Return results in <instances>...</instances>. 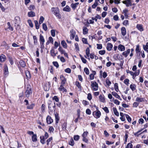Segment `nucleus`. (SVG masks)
Here are the masks:
<instances>
[{
  "label": "nucleus",
  "mask_w": 148,
  "mask_h": 148,
  "mask_svg": "<svg viewBox=\"0 0 148 148\" xmlns=\"http://www.w3.org/2000/svg\"><path fill=\"white\" fill-rule=\"evenodd\" d=\"M51 11L53 12L56 16L59 19H60L61 18V16L59 13V10L58 8H53L51 9Z\"/></svg>",
  "instance_id": "f257e3e1"
},
{
  "label": "nucleus",
  "mask_w": 148,
  "mask_h": 148,
  "mask_svg": "<svg viewBox=\"0 0 148 148\" xmlns=\"http://www.w3.org/2000/svg\"><path fill=\"white\" fill-rule=\"evenodd\" d=\"M48 104L49 109L51 112L55 110L56 108L55 103H53L51 102L50 103H49Z\"/></svg>",
  "instance_id": "f03ea898"
},
{
  "label": "nucleus",
  "mask_w": 148,
  "mask_h": 148,
  "mask_svg": "<svg viewBox=\"0 0 148 148\" xmlns=\"http://www.w3.org/2000/svg\"><path fill=\"white\" fill-rule=\"evenodd\" d=\"M93 115L95 118L97 119L100 117L101 115V113L99 110L95 111L93 112Z\"/></svg>",
  "instance_id": "7ed1b4c3"
},
{
  "label": "nucleus",
  "mask_w": 148,
  "mask_h": 148,
  "mask_svg": "<svg viewBox=\"0 0 148 148\" xmlns=\"http://www.w3.org/2000/svg\"><path fill=\"white\" fill-rule=\"evenodd\" d=\"M14 21L15 22V26H18L20 22V18L18 16H16L15 17Z\"/></svg>",
  "instance_id": "20e7f679"
},
{
  "label": "nucleus",
  "mask_w": 148,
  "mask_h": 148,
  "mask_svg": "<svg viewBox=\"0 0 148 148\" xmlns=\"http://www.w3.org/2000/svg\"><path fill=\"white\" fill-rule=\"evenodd\" d=\"M92 84L91 86L93 88V90L94 91H97L98 89V85L97 83L96 82H91Z\"/></svg>",
  "instance_id": "39448f33"
},
{
  "label": "nucleus",
  "mask_w": 148,
  "mask_h": 148,
  "mask_svg": "<svg viewBox=\"0 0 148 148\" xmlns=\"http://www.w3.org/2000/svg\"><path fill=\"white\" fill-rule=\"evenodd\" d=\"M32 93L31 88L27 87V90L25 92V95L26 97H28L29 96L30 94Z\"/></svg>",
  "instance_id": "423d86ee"
},
{
  "label": "nucleus",
  "mask_w": 148,
  "mask_h": 148,
  "mask_svg": "<svg viewBox=\"0 0 148 148\" xmlns=\"http://www.w3.org/2000/svg\"><path fill=\"white\" fill-rule=\"evenodd\" d=\"M131 0H126L122 1L123 3L125 4L127 7H129L132 5Z\"/></svg>",
  "instance_id": "0eeeda50"
},
{
  "label": "nucleus",
  "mask_w": 148,
  "mask_h": 148,
  "mask_svg": "<svg viewBox=\"0 0 148 148\" xmlns=\"http://www.w3.org/2000/svg\"><path fill=\"white\" fill-rule=\"evenodd\" d=\"M60 79L62 81L61 85H64L66 82V79L62 75H61L60 76Z\"/></svg>",
  "instance_id": "6e6552de"
},
{
  "label": "nucleus",
  "mask_w": 148,
  "mask_h": 148,
  "mask_svg": "<svg viewBox=\"0 0 148 148\" xmlns=\"http://www.w3.org/2000/svg\"><path fill=\"white\" fill-rule=\"evenodd\" d=\"M130 52V49H127L126 51H125L122 53V55L124 56L125 58L127 57L128 55L129 54Z\"/></svg>",
  "instance_id": "1a4fd4ad"
},
{
  "label": "nucleus",
  "mask_w": 148,
  "mask_h": 148,
  "mask_svg": "<svg viewBox=\"0 0 148 148\" xmlns=\"http://www.w3.org/2000/svg\"><path fill=\"white\" fill-rule=\"evenodd\" d=\"M47 122L48 124H50L53 122V120L49 116H48L46 119Z\"/></svg>",
  "instance_id": "9d476101"
},
{
  "label": "nucleus",
  "mask_w": 148,
  "mask_h": 148,
  "mask_svg": "<svg viewBox=\"0 0 148 148\" xmlns=\"http://www.w3.org/2000/svg\"><path fill=\"white\" fill-rule=\"evenodd\" d=\"M71 34L70 35V38L71 39H74L75 35V32L73 31V30H72L70 31Z\"/></svg>",
  "instance_id": "9b49d317"
},
{
  "label": "nucleus",
  "mask_w": 148,
  "mask_h": 148,
  "mask_svg": "<svg viewBox=\"0 0 148 148\" xmlns=\"http://www.w3.org/2000/svg\"><path fill=\"white\" fill-rule=\"evenodd\" d=\"M64 85H61L60 86V87L59 88V89L60 91H62L63 92H66L67 91L66 89L63 86Z\"/></svg>",
  "instance_id": "f8f14e48"
},
{
  "label": "nucleus",
  "mask_w": 148,
  "mask_h": 148,
  "mask_svg": "<svg viewBox=\"0 0 148 148\" xmlns=\"http://www.w3.org/2000/svg\"><path fill=\"white\" fill-rule=\"evenodd\" d=\"M113 47L112 45L110 43H108L107 44V49L108 51L111 50Z\"/></svg>",
  "instance_id": "ddd939ff"
},
{
  "label": "nucleus",
  "mask_w": 148,
  "mask_h": 148,
  "mask_svg": "<svg viewBox=\"0 0 148 148\" xmlns=\"http://www.w3.org/2000/svg\"><path fill=\"white\" fill-rule=\"evenodd\" d=\"M121 34L123 36H124L126 34V30L125 27H122L121 28Z\"/></svg>",
  "instance_id": "4468645a"
},
{
  "label": "nucleus",
  "mask_w": 148,
  "mask_h": 148,
  "mask_svg": "<svg viewBox=\"0 0 148 148\" xmlns=\"http://www.w3.org/2000/svg\"><path fill=\"white\" fill-rule=\"evenodd\" d=\"M112 94L114 97H115L116 98L121 100V99L120 97V96L118 95V94L115 92H112Z\"/></svg>",
  "instance_id": "2eb2a0df"
},
{
  "label": "nucleus",
  "mask_w": 148,
  "mask_h": 148,
  "mask_svg": "<svg viewBox=\"0 0 148 148\" xmlns=\"http://www.w3.org/2000/svg\"><path fill=\"white\" fill-rule=\"evenodd\" d=\"M118 49L121 51H124L125 50V47L122 45H119L118 46Z\"/></svg>",
  "instance_id": "dca6fc26"
},
{
  "label": "nucleus",
  "mask_w": 148,
  "mask_h": 148,
  "mask_svg": "<svg viewBox=\"0 0 148 148\" xmlns=\"http://www.w3.org/2000/svg\"><path fill=\"white\" fill-rule=\"evenodd\" d=\"M63 10L64 11L69 12L71 11V8L68 5H66L63 8Z\"/></svg>",
  "instance_id": "f3484780"
},
{
  "label": "nucleus",
  "mask_w": 148,
  "mask_h": 148,
  "mask_svg": "<svg viewBox=\"0 0 148 148\" xmlns=\"http://www.w3.org/2000/svg\"><path fill=\"white\" fill-rule=\"evenodd\" d=\"M28 16L29 17H34L35 16V13L32 11L29 12L28 13Z\"/></svg>",
  "instance_id": "a211bd4d"
},
{
  "label": "nucleus",
  "mask_w": 148,
  "mask_h": 148,
  "mask_svg": "<svg viewBox=\"0 0 148 148\" xmlns=\"http://www.w3.org/2000/svg\"><path fill=\"white\" fill-rule=\"evenodd\" d=\"M61 44L64 48H66L67 47V45L64 40H63L61 41Z\"/></svg>",
  "instance_id": "6ab92c4d"
},
{
  "label": "nucleus",
  "mask_w": 148,
  "mask_h": 148,
  "mask_svg": "<svg viewBox=\"0 0 148 148\" xmlns=\"http://www.w3.org/2000/svg\"><path fill=\"white\" fill-rule=\"evenodd\" d=\"M6 59V57L5 55L2 54L0 57V60L1 62H3Z\"/></svg>",
  "instance_id": "aec40b11"
},
{
  "label": "nucleus",
  "mask_w": 148,
  "mask_h": 148,
  "mask_svg": "<svg viewBox=\"0 0 148 148\" xmlns=\"http://www.w3.org/2000/svg\"><path fill=\"white\" fill-rule=\"evenodd\" d=\"M83 34L84 35L87 34L88 33V29L87 28L85 27H84L83 29Z\"/></svg>",
  "instance_id": "412c9836"
},
{
  "label": "nucleus",
  "mask_w": 148,
  "mask_h": 148,
  "mask_svg": "<svg viewBox=\"0 0 148 148\" xmlns=\"http://www.w3.org/2000/svg\"><path fill=\"white\" fill-rule=\"evenodd\" d=\"M79 4V3H72L71 5V7L73 10H75L77 7V5H78Z\"/></svg>",
  "instance_id": "4be33fe9"
},
{
  "label": "nucleus",
  "mask_w": 148,
  "mask_h": 148,
  "mask_svg": "<svg viewBox=\"0 0 148 148\" xmlns=\"http://www.w3.org/2000/svg\"><path fill=\"white\" fill-rule=\"evenodd\" d=\"M136 27L138 29L140 30V31H142L143 30V28L141 25L138 24L137 25Z\"/></svg>",
  "instance_id": "5701e85b"
},
{
  "label": "nucleus",
  "mask_w": 148,
  "mask_h": 148,
  "mask_svg": "<svg viewBox=\"0 0 148 148\" xmlns=\"http://www.w3.org/2000/svg\"><path fill=\"white\" fill-rule=\"evenodd\" d=\"M19 64L21 66L24 67L26 65L25 62L22 60H20L19 62Z\"/></svg>",
  "instance_id": "b1692460"
},
{
  "label": "nucleus",
  "mask_w": 148,
  "mask_h": 148,
  "mask_svg": "<svg viewBox=\"0 0 148 148\" xmlns=\"http://www.w3.org/2000/svg\"><path fill=\"white\" fill-rule=\"evenodd\" d=\"M144 98H140L137 97L136 99V101L138 102H142L144 101Z\"/></svg>",
  "instance_id": "393cba45"
},
{
  "label": "nucleus",
  "mask_w": 148,
  "mask_h": 148,
  "mask_svg": "<svg viewBox=\"0 0 148 148\" xmlns=\"http://www.w3.org/2000/svg\"><path fill=\"white\" fill-rule=\"evenodd\" d=\"M113 110L114 114L117 116H119V113L117 111V109L115 107L113 108Z\"/></svg>",
  "instance_id": "a878e982"
},
{
  "label": "nucleus",
  "mask_w": 148,
  "mask_h": 148,
  "mask_svg": "<svg viewBox=\"0 0 148 148\" xmlns=\"http://www.w3.org/2000/svg\"><path fill=\"white\" fill-rule=\"evenodd\" d=\"M32 140L33 142L36 141L37 140V136L36 134H33L32 137Z\"/></svg>",
  "instance_id": "bb28decb"
},
{
  "label": "nucleus",
  "mask_w": 148,
  "mask_h": 148,
  "mask_svg": "<svg viewBox=\"0 0 148 148\" xmlns=\"http://www.w3.org/2000/svg\"><path fill=\"white\" fill-rule=\"evenodd\" d=\"M54 52V50L53 49H52L50 52L51 55L53 57L56 56V53H55Z\"/></svg>",
  "instance_id": "cd10ccee"
},
{
  "label": "nucleus",
  "mask_w": 148,
  "mask_h": 148,
  "mask_svg": "<svg viewBox=\"0 0 148 148\" xmlns=\"http://www.w3.org/2000/svg\"><path fill=\"white\" fill-rule=\"evenodd\" d=\"M4 71V73L5 75H6L8 74V70L7 66H5Z\"/></svg>",
  "instance_id": "c85d7f7f"
},
{
  "label": "nucleus",
  "mask_w": 148,
  "mask_h": 148,
  "mask_svg": "<svg viewBox=\"0 0 148 148\" xmlns=\"http://www.w3.org/2000/svg\"><path fill=\"white\" fill-rule=\"evenodd\" d=\"M130 88L132 91H134L136 89V86L135 84H132L130 85Z\"/></svg>",
  "instance_id": "c756f323"
},
{
  "label": "nucleus",
  "mask_w": 148,
  "mask_h": 148,
  "mask_svg": "<svg viewBox=\"0 0 148 148\" xmlns=\"http://www.w3.org/2000/svg\"><path fill=\"white\" fill-rule=\"evenodd\" d=\"M39 39L40 41L41 42H45V41L43 36L41 34H40Z\"/></svg>",
  "instance_id": "7c9ffc66"
},
{
  "label": "nucleus",
  "mask_w": 148,
  "mask_h": 148,
  "mask_svg": "<svg viewBox=\"0 0 148 148\" xmlns=\"http://www.w3.org/2000/svg\"><path fill=\"white\" fill-rule=\"evenodd\" d=\"M40 142L41 143L43 144H44L45 143V140L46 139H45V137L44 136H41L40 137Z\"/></svg>",
  "instance_id": "2f4dec72"
},
{
  "label": "nucleus",
  "mask_w": 148,
  "mask_h": 148,
  "mask_svg": "<svg viewBox=\"0 0 148 148\" xmlns=\"http://www.w3.org/2000/svg\"><path fill=\"white\" fill-rule=\"evenodd\" d=\"M128 10L127 9H125L123 10V13H124V15L125 16V18H127V17L128 16V15L127 14Z\"/></svg>",
  "instance_id": "473e14b6"
},
{
  "label": "nucleus",
  "mask_w": 148,
  "mask_h": 148,
  "mask_svg": "<svg viewBox=\"0 0 148 148\" xmlns=\"http://www.w3.org/2000/svg\"><path fill=\"white\" fill-rule=\"evenodd\" d=\"M34 23L35 24L36 29H38L39 28V25L38 24V21L36 20H35Z\"/></svg>",
  "instance_id": "72a5a7b5"
},
{
  "label": "nucleus",
  "mask_w": 148,
  "mask_h": 148,
  "mask_svg": "<svg viewBox=\"0 0 148 148\" xmlns=\"http://www.w3.org/2000/svg\"><path fill=\"white\" fill-rule=\"evenodd\" d=\"M99 99L100 101L102 102H105V99L103 96L101 95L99 96Z\"/></svg>",
  "instance_id": "f704fd0d"
},
{
  "label": "nucleus",
  "mask_w": 148,
  "mask_h": 148,
  "mask_svg": "<svg viewBox=\"0 0 148 148\" xmlns=\"http://www.w3.org/2000/svg\"><path fill=\"white\" fill-rule=\"evenodd\" d=\"M98 3L97 0H95L94 3L92 5V7L93 8H95L98 5Z\"/></svg>",
  "instance_id": "c9c22d12"
},
{
  "label": "nucleus",
  "mask_w": 148,
  "mask_h": 148,
  "mask_svg": "<svg viewBox=\"0 0 148 148\" xmlns=\"http://www.w3.org/2000/svg\"><path fill=\"white\" fill-rule=\"evenodd\" d=\"M67 126V123L66 122L64 123L62 126V129L63 130H66Z\"/></svg>",
  "instance_id": "e433bc0d"
},
{
  "label": "nucleus",
  "mask_w": 148,
  "mask_h": 148,
  "mask_svg": "<svg viewBox=\"0 0 148 148\" xmlns=\"http://www.w3.org/2000/svg\"><path fill=\"white\" fill-rule=\"evenodd\" d=\"M25 74L27 78H30L31 77L29 71H26L25 72Z\"/></svg>",
  "instance_id": "4c0bfd02"
},
{
  "label": "nucleus",
  "mask_w": 148,
  "mask_h": 148,
  "mask_svg": "<svg viewBox=\"0 0 148 148\" xmlns=\"http://www.w3.org/2000/svg\"><path fill=\"white\" fill-rule=\"evenodd\" d=\"M125 117L127 119L128 121L129 122H130L131 121V117L128 114H125Z\"/></svg>",
  "instance_id": "58836bf2"
},
{
  "label": "nucleus",
  "mask_w": 148,
  "mask_h": 148,
  "mask_svg": "<svg viewBox=\"0 0 148 148\" xmlns=\"http://www.w3.org/2000/svg\"><path fill=\"white\" fill-rule=\"evenodd\" d=\"M86 54L87 57H89L90 54V49L88 47L86 50Z\"/></svg>",
  "instance_id": "ea45409f"
},
{
  "label": "nucleus",
  "mask_w": 148,
  "mask_h": 148,
  "mask_svg": "<svg viewBox=\"0 0 148 148\" xmlns=\"http://www.w3.org/2000/svg\"><path fill=\"white\" fill-rule=\"evenodd\" d=\"M74 142L72 138H71L69 142V144L73 146L74 145Z\"/></svg>",
  "instance_id": "a19ab883"
},
{
  "label": "nucleus",
  "mask_w": 148,
  "mask_h": 148,
  "mask_svg": "<svg viewBox=\"0 0 148 148\" xmlns=\"http://www.w3.org/2000/svg\"><path fill=\"white\" fill-rule=\"evenodd\" d=\"M55 117L56 119V123H58L59 120V117L58 114H55Z\"/></svg>",
  "instance_id": "79ce46f5"
},
{
  "label": "nucleus",
  "mask_w": 148,
  "mask_h": 148,
  "mask_svg": "<svg viewBox=\"0 0 148 148\" xmlns=\"http://www.w3.org/2000/svg\"><path fill=\"white\" fill-rule=\"evenodd\" d=\"M58 51L60 52L61 54H63L65 51L61 47H60L58 49Z\"/></svg>",
  "instance_id": "37998d69"
},
{
  "label": "nucleus",
  "mask_w": 148,
  "mask_h": 148,
  "mask_svg": "<svg viewBox=\"0 0 148 148\" xmlns=\"http://www.w3.org/2000/svg\"><path fill=\"white\" fill-rule=\"evenodd\" d=\"M7 25L8 26V29L11 30V31H13V29L12 27L11 26L10 23L8 22L7 23Z\"/></svg>",
  "instance_id": "c03bdc74"
},
{
  "label": "nucleus",
  "mask_w": 148,
  "mask_h": 148,
  "mask_svg": "<svg viewBox=\"0 0 148 148\" xmlns=\"http://www.w3.org/2000/svg\"><path fill=\"white\" fill-rule=\"evenodd\" d=\"M44 19V18L42 16H41L39 20V23L40 24H41L43 22Z\"/></svg>",
  "instance_id": "a18cd8bd"
},
{
  "label": "nucleus",
  "mask_w": 148,
  "mask_h": 148,
  "mask_svg": "<svg viewBox=\"0 0 148 148\" xmlns=\"http://www.w3.org/2000/svg\"><path fill=\"white\" fill-rule=\"evenodd\" d=\"M42 28L45 31H46L47 30V27L46 24L43 23L42 24Z\"/></svg>",
  "instance_id": "49530a36"
},
{
  "label": "nucleus",
  "mask_w": 148,
  "mask_h": 148,
  "mask_svg": "<svg viewBox=\"0 0 148 148\" xmlns=\"http://www.w3.org/2000/svg\"><path fill=\"white\" fill-rule=\"evenodd\" d=\"M82 40L83 42L85 44H88V43L87 42V39L85 38H83L82 39Z\"/></svg>",
  "instance_id": "de8ad7c7"
},
{
  "label": "nucleus",
  "mask_w": 148,
  "mask_h": 148,
  "mask_svg": "<svg viewBox=\"0 0 148 148\" xmlns=\"http://www.w3.org/2000/svg\"><path fill=\"white\" fill-rule=\"evenodd\" d=\"M114 88L116 92H118L119 91L118 84L116 83L114 84Z\"/></svg>",
  "instance_id": "09e8293b"
},
{
  "label": "nucleus",
  "mask_w": 148,
  "mask_h": 148,
  "mask_svg": "<svg viewBox=\"0 0 148 148\" xmlns=\"http://www.w3.org/2000/svg\"><path fill=\"white\" fill-rule=\"evenodd\" d=\"M75 84L78 88L81 89V86L79 83L77 81L75 82Z\"/></svg>",
  "instance_id": "8fccbe9b"
},
{
  "label": "nucleus",
  "mask_w": 148,
  "mask_h": 148,
  "mask_svg": "<svg viewBox=\"0 0 148 148\" xmlns=\"http://www.w3.org/2000/svg\"><path fill=\"white\" fill-rule=\"evenodd\" d=\"M51 36L53 37H54L55 36V30L54 29H52L51 31Z\"/></svg>",
  "instance_id": "3c124183"
},
{
  "label": "nucleus",
  "mask_w": 148,
  "mask_h": 148,
  "mask_svg": "<svg viewBox=\"0 0 148 148\" xmlns=\"http://www.w3.org/2000/svg\"><path fill=\"white\" fill-rule=\"evenodd\" d=\"M143 48L146 51L148 49V42H147L146 44V45H143Z\"/></svg>",
  "instance_id": "603ef678"
},
{
  "label": "nucleus",
  "mask_w": 148,
  "mask_h": 148,
  "mask_svg": "<svg viewBox=\"0 0 148 148\" xmlns=\"http://www.w3.org/2000/svg\"><path fill=\"white\" fill-rule=\"evenodd\" d=\"M139 45H138L136 46V47L135 49V51L136 53H138L140 52V50L139 49Z\"/></svg>",
  "instance_id": "864d4df0"
},
{
  "label": "nucleus",
  "mask_w": 148,
  "mask_h": 148,
  "mask_svg": "<svg viewBox=\"0 0 148 148\" xmlns=\"http://www.w3.org/2000/svg\"><path fill=\"white\" fill-rule=\"evenodd\" d=\"M84 71L87 75H88L89 74V71L88 69L87 68H85L84 69Z\"/></svg>",
  "instance_id": "5fc2aeb1"
},
{
  "label": "nucleus",
  "mask_w": 148,
  "mask_h": 148,
  "mask_svg": "<svg viewBox=\"0 0 148 148\" xmlns=\"http://www.w3.org/2000/svg\"><path fill=\"white\" fill-rule=\"evenodd\" d=\"M27 22L30 27H33V25L31 20H28Z\"/></svg>",
  "instance_id": "6e6d98bb"
},
{
  "label": "nucleus",
  "mask_w": 148,
  "mask_h": 148,
  "mask_svg": "<svg viewBox=\"0 0 148 148\" xmlns=\"http://www.w3.org/2000/svg\"><path fill=\"white\" fill-rule=\"evenodd\" d=\"M52 99L53 100H55L57 102H58L59 100L58 97L56 96H55L53 97Z\"/></svg>",
  "instance_id": "4d7b16f0"
},
{
  "label": "nucleus",
  "mask_w": 148,
  "mask_h": 148,
  "mask_svg": "<svg viewBox=\"0 0 148 148\" xmlns=\"http://www.w3.org/2000/svg\"><path fill=\"white\" fill-rule=\"evenodd\" d=\"M88 134V132L86 131L84 132L83 134L82 135V137H86Z\"/></svg>",
  "instance_id": "13d9d810"
},
{
  "label": "nucleus",
  "mask_w": 148,
  "mask_h": 148,
  "mask_svg": "<svg viewBox=\"0 0 148 148\" xmlns=\"http://www.w3.org/2000/svg\"><path fill=\"white\" fill-rule=\"evenodd\" d=\"M97 48L98 49H101L102 48V45L101 44H97Z\"/></svg>",
  "instance_id": "bf43d9fd"
},
{
  "label": "nucleus",
  "mask_w": 148,
  "mask_h": 148,
  "mask_svg": "<svg viewBox=\"0 0 148 148\" xmlns=\"http://www.w3.org/2000/svg\"><path fill=\"white\" fill-rule=\"evenodd\" d=\"M53 65L55 66L57 68H58L59 67V65L58 64V63L57 62H53Z\"/></svg>",
  "instance_id": "052dcab7"
},
{
  "label": "nucleus",
  "mask_w": 148,
  "mask_h": 148,
  "mask_svg": "<svg viewBox=\"0 0 148 148\" xmlns=\"http://www.w3.org/2000/svg\"><path fill=\"white\" fill-rule=\"evenodd\" d=\"M74 139L75 140H78L79 138V135H77L74 136Z\"/></svg>",
  "instance_id": "680f3d73"
},
{
  "label": "nucleus",
  "mask_w": 148,
  "mask_h": 148,
  "mask_svg": "<svg viewBox=\"0 0 148 148\" xmlns=\"http://www.w3.org/2000/svg\"><path fill=\"white\" fill-rule=\"evenodd\" d=\"M34 104H32L30 106H28L27 108L28 109H33V107L34 106Z\"/></svg>",
  "instance_id": "e2e57ef3"
},
{
  "label": "nucleus",
  "mask_w": 148,
  "mask_h": 148,
  "mask_svg": "<svg viewBox=\"0 0 148 148\" xmlns=\"http://www.w3.org/2000/svg\"><path fill=\"white\" fill-rule=\"evenodd\" d=\"M34 6L33 5H30L28 8L29 10H32L34 9Z\"/></svg>",
  "instance_id": "0e129e2a"
},
{
  "label": "nucleus",
  "mask_w": 148,
  "mask_h": 148,
  "mask_svg": "<svg viewBox=\"0 0 148 148\" xmlns=\"http://www.w3.org/2000/svg\"><path fill=\"white\" fill-rule=\"evenodd\" d=\"M129 80L128 79H125L124 81V83L126 84V85H128L129 84Z\"/></svg>",
  "instance_id": "69168bd1"
},
{
  "label": "nucleus",
  "mask_w": 148,
  "mask_h": 148,
  "mask_svg": "<svg viewBox=\"0 0 148 148\" xmlns=\"http://www.w3.org/2000/svg\"><path fill=\"white\" fill-rule=\"evenodd\" d=\"M103 109L106 112V113H108L109 112V110L107 107H105L103 108Z\"/></svg>",
  "instance_id": "338daca9"
},
{
  "label": "nucleus",
  "mask_w": 148,
  "mask_h": 148,
  "mask_svg": "<svg viewBox=\"0 0 148 148\" xmlns=\"http://www.w3.org/2000/svg\"><path fill=\"white\" fill-rule=\"evenodd\" d=\"M132 146H133V145L131 143H129L127 144L125 148H130Z\"/></svg>",
  "instance_id": "774afa93"
}]
</instances>
